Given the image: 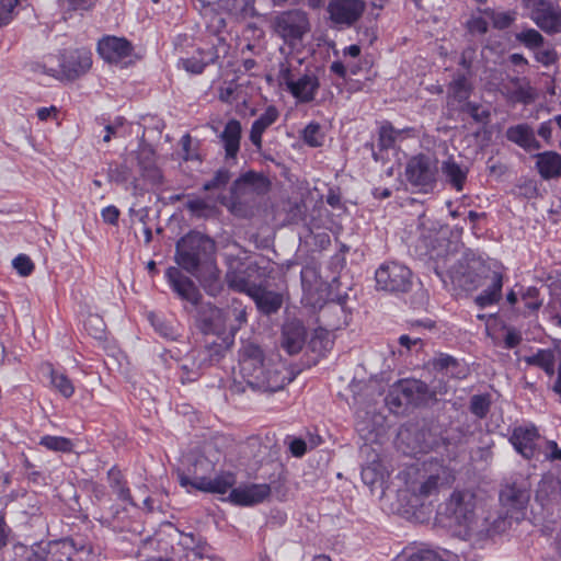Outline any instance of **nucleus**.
I'll return each instance as SVG.
<instances>
[{
  "label": "nucleus",
  "mask_w": 561,
  "mask_h": 561,
  "mask_svg": "<svg viewBox=\"0 0 561 561\" xmlns=\"http://www.w3.org/2000/svg\"><path fill=\"white\" fill-rule=\"evenodd\" d=\"M231 172L228 169L221 168L216 171L214 178L204 183V191H213L224 188L231 180Z\"/></svg>",
  "instance_id": "obj_49"
},
{
  "label": "nucleus",
  "mask_w": 561,
  "mask_h": 561,
  "mask_svg": "<svg viewBox=\"0 0 561 561\" xmlns=\"http://www.w3.org/2000/svg\"><path fill=\"white\" fill-rule=\"evenodd\" d=\"M150 321H151V324L153 325L154 330L161 336H163L164 339H168V340H172V341L176 340L178 332L173 325H171L170 323L165 322L164 320H161L153 316H150Z\"/></svg>",
  "instance_id": "obj_52"
},
{
  "label": "nucleus",
  "mask_w": 561,
  "mask_h": 561,
  "mask_svg": "<svg viewBox=\"0 0 561 561\" xmlns=\"http://www.w3.org/2000/svg\"><path fill=\"white\" fill-rule=\"evenodd\" d=\"M178 479L183 488L191 486L199 491L219 494H225L236 483V477L231 472H222L215 478L195 477L194 479L179 472Z\"/></svg>",
  "instance_id": "obj_11"
},
{
  "label": "nucleus",
  "mask_w": 561,
  "mask_h": 561,
  "mask_svg": "<svg viewBox=\"0 0 561 561\" xmlns=\"http://www.w3.org/2000/svg\"><path fill=\"white\" fill-rule=\"evenodd\" d=\"M131 44L121 37L105 36L98 43V53L110 64H117L131 54Z\"/></svg>",
  "instance_id": "obj_19"
},
{
  "label": "nucleus",
  "mask_w": 561,
  "mask_h": 561,
  "mask_svg": "<svg viewBox=\"0 0 561 561\" xmlns=\"http://www.w3.org/2000/svg\"><path fill=\"white\" fill-rule=\"evenodd\" d=\"M20 0H0V27L10 23Z\"/></svg>",
  "instance_id": "obj_58"
},
{
  "label": "nucleus",
  "mask_w": 561,
  "mask_h": 561,
  "mask_svg": "<svg viewBox=\"0 0 561 561\" xmlns=\"http://www.w3.org/2000/svg\"><path fill=\"white\" fill-rule=\"evenodd\" d=\"M275 33L285 43L294 45L310 31L308 14L302 10H288L277 14L273 21Z\"/></svg>",
  "instance_id": "obj_6"
},
{
  "label": "nucleus",
  "mask_w": 561,
  "mask_h": 561,
  "mask_svg": "<svg viewBox=\"0 0 561 561\" xmlns=\"http://www.w3.org/2000/svg\"><path fill=\"white\" fill-rule=\"evenodd\" d=\"M503 273L501 270H488L483 275V282L471 288L483 286L484 289L474 298L479 308H486L497 304L502 298Z\"/></svg>",
  "instance_id": "obj_14"
},
{
  "label": "nucleus",
  "mask_w": 561,
  "mask_h": 561,
  "mask_svg": "<svg viewBox=\"0 0 561 561\" xmlns=\"http://www.w3.org/2000/svg\"><path fill=\"white\" fill-rule=\"evenodd\" d=\"M535 168L545 181L561 176V154L556 151H543L534 156Z\"/></svg>",
  "instance_id": "obj_25"
},
{
  "label": "nucleus",
  "mask_w": 561,
  "mask_h": 561,
  "mask_svg": "<svg viewBox=\"0 0 561 561\" xmlns=\"http://www.w3.org/2000/svg\"><path fill=\"white\" fill-rule=\"evenodd\" d=\"M12 265L21 276H28L34 270V264L26 254H19Z\"/></svg>",
  "instance_id": "obj_57"
},
{
  "label": "nucleus",
  "mask_w": 561,
  "mask_h": 561,
  "mask_svg": "<svg viewBox=\"0 0 561 561\" xmlns=\"http://www.w3.org/2000/svg\"><path fill=\"white\" fill-rule=\"evenodd\" d=\"M237 90L238 84L234 80L225 82L224 85L219 88V100L229 104L233 103L237 100Z\"/></svg>",
  "instance_id": "obj_59"
},
{
  "label": "nucleus",
  "mask_w": 561,
  "mask_h": 561,
  "mask_svg": "<svg viewBox=\"0 0 561 561\" xmlns=\"http://www.w3.org/2000/svg\"><path fill=\"white\" fill-rule=\"evenodd\" d=\"M437 245H434L430 251V256L436 261L437 266L448 272H453L454 266L450 264L453 261H458L457 255L462 245L458 241L448 239H437Z\"/></svg>",
  "instance_id": "obj_22"
},
{
  "label": "nucleus",
  "mask_w": 561,
  "mask_h": 561,
  "mask_svg": "<svg viewBox=\"0 0 561 561\" xmlns=\"http://www.w3.org/2000/svg\"><path fill=\"white\" fill-rule=\"evenodd\" d=\"M180 145L182 149V158L185 161L201 160L199 154L197 152L199 142L198 140H194L190 136V134H185L184 136H182Z\"/></svg>",
  "instance_id": "obj_47"
},
{
  "label": "nucleus",
  "mask_w": 561,
  "mask_h": 561,
  "mask_svg": "<svg viewBox=\"0 0 561 561\" xmlns=\"http://www.w3.org/2000/svg\"><path fill=\"white\" fill-rule=\"evenodd\" d=\"M433 366L437 370L446 371L448 376L454 378H462L466 375L465 369L460 368L457 359L447 354H439L435 357Z\"/></svg>",
  "instance_id": "obj_36"
},
{
  "label": "nucleus",
  "mask_w": 561,
  "mask_h": 561,
  "mask_svg": "<svg viewBox=\"0 0 561 561\" xmlns=\"http://www.w3.org/2000/svg\"><path fill=\"white\" fill-rule=\"evenodd\" d=\"M182 374L181 379L183 382L195 380L199 376L201 365H196L194 362L191 364H182L180 366Z\"/></svg>",
  "instance_id": "obj_60"
},
{
  "label": "nucleus",
  "mask_w": 561,
  "mask_h": 561,
  "mask_svg": "<svg viewBox=\"0 0 561 561\" xmlns=\"http://www.w3.org/2000/svg\"><path fill=\"white\" fill-rule=\"evenodd\" d=\"M50 385L56 391L67 399L72 397L75 393V386L72 381L61 371L55 369L50 370Z\"/></svg>",
  "instance_id": "obj_39"
},
{
  "label": "nucleus",
  "mask_w": 561,
  "mask_h": 561,
  "mask_svg": "<svg viewBox=\"0 0 561 561\" xmlns=\"http://www.w3.org/2000/svg\"><path fill=\"white\" fill-rule=\"evenodd\" d=\"M491 401L488 396L474 394L470 399V412L478 419H484L490 410Z\"/></svg>",
  "instance_id": "obj_48"
},
{
  "label": "nucleus",
  "mask_w": 561,
  "mask_h": 561,
  "mask_svg": "<svg viewBox=\"0 0 561 561\" xmlns=\"http://www.w3.org/2000/svg\"><path fill=\"white\" fill-rule=\"evenodd\" d=\"M438 173L437 159L420 153L412 157L405 165V178L414 192L427 194L436 186Z\"/></svg>",
  "instance_id": "obj_5"
},
{
  "label": "nucleus",
  "mask_w": 561,
  "mask_h": 561,
  "mask_svg": "<svg viewBox=\"0 0 561 561\" xmlns=\"http://www.w3.org/2000/svg\"><path fill=\"white\" fill-rule=\"evenodd\" d=\"M302 139L310 147H320L324 142V134L320 124L311 122L302 130Z\"/></svg>",
  "instance_id": "obj_42"
},
{
  "label": "nucleus",
  "mask_w": 561,
  "mask_h": 561,
  "mask_svg": "<svg viewBox=\"0 0 561 561\" xmlns=\"http://www.w3.org/2000/svg\"><path fill=\"white\" fill-rule=\"evenodd\" d=\"M386 403L390 408V410L397 411L403 407L410 405L405 402L404 397H402L401 391H399V387L394 383L386 396Z\"/></svg>",
  "instance_id": "obj_53"
},
{
  "label": "nucleus",
  "mask_w": 561,
  "mask_h": 561,
  "mask_svg": "<svg viewBox=\"0 0 561 561\" xmlns=\"http://www.w3.org/2000/svg\"><path fill=\"white\" fill-rule=\"evenodd\" d=\"M473 87L469 78L465 73H457L450 81L447 89V103L448 105H457L460 110L461 106L469 102Z\"/></svg>",
  "instance_id": "obj_26"
},
{
  "label": "nucleus",
  "mask_w": 561,
  "mask_h": 561,
  "mask_svg": "<svg viewBox=\"0 0 561 561\" xmlns=\"http://www.w3.org/2000/svg\"><path fill=\"white\" fill-rule=\"evenodd\" d=\"M531 483L527 476L514 473L501 485L499 502L500 510L492 512L493 519L501 517L506 523L503 533L510 529L513 523L524 518L525 508L530 499Z\"/></svg>",
  "instance_id": "obj_3"
},
{
  "label": "nucleus",
  "mask_w": 561,
  "mask_h": 561,
  "mask_svg": "<svg viewBox=\"0 0 561 561\" xmlns=\"http://www.w3.org/2000/svg\"><path fill=\"white\" fill-rule=\"evenodd\" d=\"M250 297L255 301L257 309L265 314L277 312L283 305V296L279 293L257 286Z\"/></svg>",
  "instance_id": "obj_31"
},
{
  "label": "nucleus",
  "mask_w": 561,
  "mask_h": 561,
  "mask_svg": "<svg viewBox=\"0 0 561 561\" xmlns=\"http://www.w3.org/2000/svg\"><path fill=\"white\" fill-rule=\"evenodd\" d=\"M460 111L468 114L478 124L485 125L491 119L490 108L480 103L469 101L460 107Z\"/></svg>",
  "instance_id": "obj_40"
},
{
  "label": "nucleus",
  "mask_w": 561,
  "mask_h": 561,
  "mask_svg": "<svg viewBox=\"0 0 561 561\" xmlns=\"http://www.w3.org/2000/svg\"><path fill=\"white\" fill-rule=\"evenodd\" d=\"M139 171L157 165L156 152L151 147H142L137 153Z\"/></svg>",
  "instance_id": "obj_55"
},
{
  "label": "nucleus",
  "mask_w": 561,
  "mask_h": 561,
  "mask_svg": "<svg viewBox=\"0 0 561 561\" xmlns=\"http://www.w3.org/2000/svg\"><path fill=\"white\" fill-rule=\"evenodd\" d=\"M107 480L110 488L117 495L119 501L126 502L130 505H135L130 490L127 486V482L125 481L122 472L115 467L111 468L107 472Z\"/></svg>",
  "instance_id": "obj_34"
},
{
  "label": "nucleus",
  "mask_w": 561,
  "mask_h": 561,
  "mask_svg": "<svg viewBox=\"0 0 561 561\" xmlns=\"http://www.w3.org/2000/svg\"><path fill=\"white\" fill-rule=\"evenodd\" d=\"M279 81L299 103L312 102L320 88L319 79L314 73L308 72L295 78L288 67L280 69Z\"/></svg>",
  "instance_id": "obj_9"
},
{
  "label": "nucleus",
  "mask_w": 561,
  "mask_h": 561,
  "mask_svg": "<svg viewBox=\"0 0 561 561\" xmlns=\"http://www.w3.org/2000/svg\"><path fill=\"white\" fill-rule=\"evenodd\" d=\"M119 214V209L116 206L110 205L102 209L101 217L104 222L110 225H116L118 221Z\"/></svg>",
  "instance_id": "obj_64"
},
{
  "label": "nucleus",
  "mask_w": 561,
  "mask_h": 561,
  "mask_svg": "<svg viewBox=\"0 0 561 561\" xmlns=\"http://www.w3.org/2000/svg\"><path fill=\"white\" fill-rule=\"evenodd\" d=\"M516 39L529 49H538L542 47L545 38L535 28H527L516 34Z\"/></svg>",
  "instance_id": "obj_43"
},
{
  "label": "nucleus",
  "mask_w": 561,
  "mask_h": 561,
  "mask_svg": "<svg viewBox=\"0 0 561 561\" xmlns=\"http://www.w3.org/2000/svg\"><path fill=\"white\" fill-rule=\"evenodd\" d=\"M84 328L90 335L95 339H102L105 332V323L96 314H90L84 321Z\"/></svg>",
  "instance_id": "obj_51"
},
{
  "label": "nucleus",
  "mask_w": 561,
  "mask_h": 561,
  "mask_svg": "<svg viewBox=\"0 0 561 561\" xmlns=\"http://www.w3.org/2000/svg\"><path fill=\"white\" fill-rule=\"evenodd\" d=\"M139 172L142 180L151 187H159L163 184V174L157 165L144 169Z\"/></svg>",
  "instance_id": "obj_54"
},
{
  "label": "nucleus",
  "mask_w": 561,
  "mask_h": 561,
  "mask_svg": "<svg viewBox=\"0 0 561 561\" xmlns=\"http://www.w3.org/2000/svg\"><path fill=\"white\" fill-rule=\"evenodd\" d=\"M38 444L48 450L57 453H71L73 449L72 440L64 436L45 435L41 437Z\"/></svg>",
  "instance_id": "obj_38"
},
{
  "label": "nucleus",
  "mask_w": 561,
  "mask_h": 561,
  "mask_svg": "<svg viewBox=\"0 0 561 561\" xmlns=\"http://www.w3.org/2000/svg\"><path fill=\"white\" fill-rule=\"evenodd\" d=\"M519 295L524 305V308L519 310V312L524 317L537 312L543 304V299L540 297V290L535 286L522 287Z\"/></svg>",
  "instance_id": "obj_35"
},
{
  "label": "nucleus",
  "mask_w": 561,
  "mask_h": 561,
  "mask_svg": "<svg viewBox=\"0 0 561 561\" xmlns=\"http://www.w3.org/2000/svg\"><path fill=\"white\" fill-rule=\"evenodd\" d=\"M240 374L249 387L275 392L286 385L285 376L272 364H266L263 351L254 344L243 346L239 360Z\"/></svg>",
  "instance_id": "obj_2"
},
{
  "label": "nucleus",
  "mask_w": 561,
  "mask_h": 561,
  "mask_svg": "<svg viewBox=\"0 0 561 561\" xmlns=\"http://www.w3.org/2000/svg\"><path fill=\"white\" fill-rule=\"evenodd\" d=\"M194 276L199 280L202 287L208 295L216 297L221 293L222 284L220 280V271L215 261L201 267L197 275Z\"/></svg>",
  "instance_id": "obj_30"
},
{
  "label": "nucleus",
  "mask_w": 561,
  "mask_h": 561,
  "mask_svg": "<svg viewBox=\"0 0 561 561\" xmlns=\"http://www.w3.org/2000/svg\"><path fill=\"white\" fill-rule=\"evenodd\" d=\"M440 170L446 184L456 192L463 191L469 173L468 167L457 163L455 159L450 157L442 162Z\"/></svg>",
  "instance_id": "obj_27"
},
{
  "label": "nucleus",
  "mask_w": 561,
  "mask_h": 561,
  "mask_svg": "<svg viewBox=\"0 0 561 561\" xmlns=\"http://www.w3.org/2000/svg\"><path fill=\"white\" fill-rule=\"evenodd\" d=\"M477 48L469 46L461 53L459 65L467 71V76H472L480 70V60L478 59Z\"/></svg>",
  "instance_id": "obj_41"
},
{
  "label": "nucleus",
  "mask_w": 561,
  "mask_h": 561,
  "mask_svg": "<svg viewBox=\"0 0 561 561\" xmlns=\"http://www.w3.org/2000/svg\"><path fill=\"white\" fill-rule=\"evenodd\" d=\"M399 391L404 397L405 402L411 405H419L425 401L428 388L427 385L416 379H404L397 382Z\"/></svg>",
  "instance_id": "obj_32"
},
{
  "label": "nucleus",
  "mask_w": 561,
  "mask_h": 561,
  "mask_svg": "<svg viewBox=\"0 0 561 561\" xmlns=\"http://www.w3.org/2000/svg\"><path fill=\"white\" fill-rule=\"evenodd\" d=\"M535 500L550 515L554 514V506L561 501V479L545 477L538 483Z\"/></svg>",
  "instance_id": "obj_17"
},
{
  "label": "nucleus",
  "mask_w": 561,
  "mask_h": 561,
  "mask_svg": "<svg viewBox=\"0 0 561 561\" xmlns=\"http://www.w3.org/2000/svg\"><path fill=\"white\" fill-rule=\"evenodd\" d=\"M185 558L186 561H211V558L205 553V547L201 545L190 549Z\"/></svg>",
  "instance_id": "obj_62"
},
{
  "label": "nucleus",
  "mask_w": 561,
  "mask_h": 561,
  "mask_svg": "<svg viewBox=\"0 0 561 561\" xmlns=\"http://www.w3.org/2000/svg\"><path fill=\"white\" fill-rule=\"evenodd\" d=\"M468 27L471 33L484 34L489 28V21L484 16H473L468 22Z\"/></svg>",
  "instance_id": "obj_61"
},
{
  "label": "nucleus",
  "mask_w": 561,
  "mask_h": 561,
  "mask_svg": "<svg viewBox=\"0 0 561 561\" xmlns=\"http://www.w3.org/2000/svg\"><path fill=\"white\" fill-rule=\"evenodd\" d=\"M365 10L363 0H331L328 12L333 23L351 26L359 20Z\"/></svg>",
  "instance_id": "obj_13"
},
{
  "label": "nucleus",
  "mask_w": 561,
  "mask_h": 561,
  "mask_svg": "<svg viewBox=\"0 0 561 561\" xmlns=\"http://www.w3.org/2000/svg\"><path fill=\"white\" fill-rule=\"evenodd\" d=\"M506 139L526 151H537L541 144L537 140L533 127L526 123L510 126L505 133Z\"/></svg>",
  "instance_id": "obj_23"
},
{
  "label": "nucleus",
  "mask_w": 561,
  "mask_h": 561,
  "mask_svg": "<svg viewBox=\"0 0 561 561\" xmlns=\"http://www.w3.org/2000/svg\"><path fill=\"white\" fill-rule=\"evenodd\" d=\"M242 137L241 123L236 119H229L222 131L218 135L221 147L225 150L226 160H236L240 151V144Z\"/></svg>",
  "instance_id": "obj_21"
},
{
  "label": "nucleus",
  "mask_w": 561,
  "mask_h": 561,
  "mask_svg": "<svg viewBox=\"0 0 561 561\" xmlns=\"http://www.w3.org/2000/svg\"><path fill=\"white\" fill-rule=\"evenodd\" d=\"M539 434L535 426H519L514 428L510 440L517 453L523 457L530 459L535 454V446Z\"/></svg>",
  "instance_id": "obj_24"
},
{
  "label": "nucleus",
  "mask_w": 561,
  "mask_h": 561,
  "mask_svg": "<svg viewBox=\"0 0 561 561\" xmlns=\"http://www.w3.org/2000/svg\"><path fill=\"white\" fill-rule=\"evenodd\" d=\"M530 19L543 32H561V9L550 1L539 0L530 5Z\"/></svg>",
  "instance_id": "obj_12"
},
{
  "label": "nucleus",
  "mask_w": 561,
  "mask_h": 561,
  "mask_svg": "<svg viewBox=\"0 0 561 561\" xmlns=\"http://www.w3.org/2000/svg\"><path fill=\"white\" fill-rule=\"evenodd\" d=\"M271 494V488L266 483L247 484L234 488L230 491L231 503L241 506H251L262 503Z\"/></svg>",
  "instance_id": "obj_18"
},
{
  "label": "nucleus",
  "mask_w": 561,
  "mask_h": 561,
  "mask_svg": "<svg viewBox=\"0 0 561 561\" xmlns=\"http://www.w3.org/2000/svg\"><path fill=\"white\" fill-rule=\"evenodd\" d=\"M393 561H446L437 552L428 549H404Z\"/></svg>",
  "instance_id": "obj_37"
},
{
  "label": "nucleus",
  "mask_w": 561,
  "mask_h": 561,
  "mask_svg": "<svg viewBox=\"0 0 561 561\" xmlns=\"http://www.w3.org/2000/svg\"><path fill=\"white\" fill-rule=\"evenodd\" d=\"M491 20L496 28H505L513 22V16L506 12L491 13Z\"/></svg>",
  "instance_id": "obj_63"
},
{
  "label": "nucleus",
  "mask_w": 561,
  "mask_h": 561,
  "mask_svg": "<svg viewBox=\"0 0 561 561\" xmlns=\"http://www.w3.org/2000/svg\"><path fill=\"white\" fill-rule=\"evenodd\" d=\"M398 131L389 123L383 124L379 129L378 145L381 149H389L393 147Z\"/></svg>",
  "instance_id": "obj_50"
},
{
  "label": "nucleus",
  "mask_w": 561,
  "mask_h": 561,
  "mask_svg": "<svg viewBox=\"0 0 561 561\" xmlns=\"http://www.w3.org/2000/svg\"><path fill=\"white\" fill-rule=\"evenodd\" d=\"M92 66V54L87 49H75L61 56L59 68L48 67L46 64L38 66V70L54 78L77 79L84 75Z\"/></svg>",
  "instance_id": "obj_7"
},
{
  "label": "nucleus",
  "mask_w": 561,
  "mask_h": 561,
  "mask_svg": "<svg viewBox=\"0 0 561 561\" xmlns=\"http://www.w3.org/2000/svg\"><path fill=\"white\" fill-rule=\"evenodd\" d=\"M165 278L172 290L181 298L193 306H197L202 295L194 282L184 275L179 267L170 266L165 271Z\"/></svg>",
  "instance_id": "obj_15"
},
{
  "label": "nucleus",
  "mask_w": 561,
  "mask_h": 561,
  "mask_svg": "<svg viewBox=\"0 0 561 561\" xmlns=\"http://www.w3.org/2000/svg\"><path fill=\"white\" fill-rule=\"evenodd\" d=\"M211 57L205 59L203 53H198L192 57L185 58L181 60L182 67L191 73L199 75L204 71L205 67L209 64Z\"/></svg>",
  "instance_id": "obj_46"
},
{
  "label": "nucleus",
  "mask_w": 561,
  "mask_h": 561,
  "mask_svg": "<svg viewBox=\"0 0 561 561\" xmlns=\"http://www.w3.org/2000/svg\"><path fill=\"white\" fill-rule=\"evenodd\" d=\"M185 207L192 215L206 218L214 213V206L201 197L188 198Z\"/></svg>",
  "instance_id": "obj_44"
},
{
  "label": "nucleus",
  "mask_w": 561,
  "mask_h": 561,
  "mask_svg": "<svg viewBox=\"0 0 561 561\" xmlns=\"http://www.w3.org/2000/svg\"><path fill=\"white\" fill-rule=\"evenodd\" d=\"M270 183L261 174L253 171L245 172L231 185L230 195L233 205L242 202H251L255 196L263 195L268 191Z\"/></svg>",
  "instance_id": "obj_10"
},
{
  "label": "nucleus",
  "mask_w": 561,
  "mask_h": 561,
  "mask_svg": "<svg viewBox=\"0 0 561 561\" xmlns=\"http://www.w3.org/2000/svg\"><path fill=\"white\" fill-rule=\"evenodd\" d=\"M228 348V344L222 341L220 343L213 341L208 343L206 346L205 353L207 354V359L210 363L218 362Z\"/></svg>",
  "instance_id": "obj_56"
},
{
  "label": "nucleus",
  "mask_w": 561,
  "mask_h": 561,
  "mask_svg": "<svg viewBox=\"0 0 561 561\" xmlns=\"http://www.w3.org/2000/svg\"><path fill=\"white\" fill-rule=\"evenodd\" d=\"M375 279L379 289L390 293H407L412 287V272L398 262H388L380 265Z\"/></svg>",
  "instance_id": "obj_8"
},
{
  "label": "nucleus",
  "mask_w": 561,
  "mask_h": 561,
  "mask_svg": "<svg viewBox=\"0 0 561 561\" xmlns=\"http://www.w3.org/2000/svg\"><path fill=\"white\" fill-rule=\"evenodd\" d=\"M307 331L304 323L298 319L287 320L283 325L282 346L289 354H298L306 342Z\"/></svg>",
  "instance_id": "obj_20"
},
{
  "label": "nucleus",
  "mask_w": 561,
  "mask_h": 561,
  "mask_svg": "<svg viewBox=\"0 0 561 561\" xmlns=\"http://www.w3.org/2000/svg\"><path fill=\"white\" fill-rule=\"evenodd\" d=\"M216 244L208 236L190 231L183 236L175 247V261L183 270L197 275L201 267L215 261Z\"/></svg>",
  "instance_id": "obj_4"
},
{
  "label": "nucleus",
  "mask_w": 561,
  "mask_h": 561,
  "mask_svg": "<svg viewBox=\"0 0 561 561\" xmlns=\"http://www.w3.org/2000/svg\"><path fill=\"white\" fill-rule=\"evenodd\" d=\"M525 363L529 366L541 368L548 376L554 375L556 367V353L550 348H539L536 353L524 358Z\"/></svg>",
  "instance_id": "obj_33"
},
{
  "label": "nucleus",
  "mask_w": 561,
  "mask_h": 561,
  "mask_svg": "<svg viewBox=\"0 0 561 561\" xmlns=\"http://www.w3.org/2000/svg\"><path fill=\"white\" fill-rule=\"evenodd\" d=\"M440 515L462 539L484 540L503 534L505 520L493 519L492 511L485 510L483 500L474 488H456L442 505Z\"/></svg>",
  "instance_id": "obj_1"
},
{
  "label": "nucleus",
  "mask_w": 561,
  "mask_h": 561,
  "mask_svg": "<svg viewBox=\"0 0 561 561\" xmlns=\"http://www.w3.org/2000/svg\"><path fill=\"white\" fill-rule=\"evenodd\" d=\"M227 317L229 319H233V321L237 323L231 324L230 331L234 334L236 331H238L242 324L247 322V308L242 306L241 302L233 300L231 306L228 308Z\"/></svg>",
  "instance_id": "obj_45"
},
{
  "label": "nucleus",
  "mask_w": 561,
  "mask_h": 561,
  "mask_svg": "<svg viewBox=\"0 0 561 561\" xmlns=\"http://www.w3.org/2000/svg\"><path fill=\"white\" fill-rule=\"evenodd\" d=\"M453 480L450 469L437 462L434 471L420 484L414 497L419 501L436 495L442 486L450 484Z\"/></svg>",
  "instance_id": "obj_16"
},
{
  "label": "nucleus",
  "mask_w": 561,
  "mask_h": 561,
  "mask_svg": "<svg viewBox=\"0 0 561 561\" xmlns=\"http://www.w3.org/2000/svg\"><path fill=\"white\" fill-rule=\"evenodd\" d=\"M279 117V112L274 105H268L265 111L252 123L250 130V141L260 150L262 148V135Z\"/></svg>",
  "instance_id": "obj_28"
},
{
  "label": "nucleus",
  "mask_w": 561,
  "mask_h": 561,
  "mask_svg": "<svg viewBox=\"0 0 561 561\" xmlns=\"http://www.w3.org/2000/svg\"><path fill=\"white\" fill-rule=\"evenodd\" d=\"M226 282L233 290L245 293L249 296L256 288V285L250 279L249 267L243 263H239L236 268L228 270Z\"/></svg>",
  "instance_id": "obj_29"
}]
</instances>
